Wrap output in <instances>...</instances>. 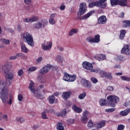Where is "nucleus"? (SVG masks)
Returning <instances> with one entry per match:
<instances>
[{"mask_svg":"<svg viewBox=\"0 0 130 130\" xmlns=\"http://www.w3.org/2000/svg\"><path fill=\"white\" fill-rule=\"evenodd\" d=\"M105 124H106V121L105 120L101 121L98 123L96 127L97 128H102V127L105 126Z\"/></svg>","mask_w":130,"mask_h":130,"instance_id":"obj_22","label":"nucleus"},{"mask_svg":"<svg viewBox=\"0 0 130 130\" xmlns=\"http://www.w3.org/2000/svg\"><path fill=\"white\" fill-rule=\"evenodd\" d=\"M89 81H88L87 80L85 79H81V83L82 84L85 86V85H86L87 84V83Z\"/></svg>","mask_w":130,"mask_h":130,"instance_id":"obj_48","label":"nucleus"},{"mask_svg":"<svg viewBox=\"0 0 130 130\" xmlns=\"http://www.w3.org/2000/svg\"><path fill=\"white\" fill-rule=\"evenodd\" d=\"M88 41L90 43H99L100 42V36L96 35L95 36L94 38H88Z\"/></svg>","mask_w":130,"mask_h":130,"instance_id":"obj_11","label":"nucleus"},{"mask_svg":"<svg viewBox=\"0 0 130 130\" xmlns=\"http://www.w3.org/2000/svg\"><path fill=\"white\" fill-rule=\"evenodd\" d=\"M67 111L66 109L62 110L61 112L59 113H57V116H61L62 117H63L66 114H67Z\"/></svg>","mask_w":130,"mask_h":130,"instance_id":"obj_29","label":"nucleus"},{"mask_svg":"<svg viewBox=\"0 0 130 130\" xmlns=\"http://www.w3.org/2000/svg\"><path fill=\"white\" fill-rule=\"evenodd\" d=\"M76 33H78V30L76 28H73L69 31V36H73Z\"/></svg>","mask_w":130,"mask_h":130,"instance_id":"obj_31","label":"nucleus"},{"mask_svg":"<svg viewBox=\"0 0 130 130\" xmlns=\"http://www.w3.org/2000/svg\"><path fill=\"white\" fill-rule=\"evenodd\" d=\"M4 119L5 121H8V115H4L2 116V119Z\"/></svg>","mask_w":130,"mask_h":130,"instance_id":"obj_52","label":"nucleus"},{"mask_svg":"<svg viewBox=\"0 0 130 130\" xmlns=\"http://www.w3.org/2000/svg\"><path fill=\"white\" fill-rule=\"evenodd\" d=\"M106 78H108L111 81L113 80V77H112V73L108 72L106 76Z\"/></svg>","mask_w":130,"mask_h":130,"instance_id":"obj_42","label":"nucleus"},{"mask_svg":"<svg viewBox=\"0 0 130 130\" xmlns=\"http://www.w3.org/2000/svg\"><path fill=\"white\" fill-rule=\"evenodd\" d=\"M128 113H127V111L124 110V111H122L120 112L119 115H121V116H126V115H127Z\"/></svg>","mask_w":130,"mask_h":130,"instance_id":"obj_38","label":"nucleus"},{"mask_svg":"<svg viewBox=\"0 0 130 130\" xmlns=\"http://www.w3.org/2000/svg\"><path fill=\"white\" fill-rule=\"evenodd\" d=\"M21 46V51L22 52H24V53H28V51H29V49L27 48V47H26V45L24 43H21L20 44Z\"/></svg>","mask_w":130,"mask_h":130,"instance_id":"obj_19","label":"nucleus"},{"mask_svg":"<svg viewBox=\"0 0 130 130\" xmlns=\"http://www.w3.org/2000/svg\"><path fill=\"white\" fill-rule=\"evenodd\" d=\"M1 42H3V43H4V44H7V45L10 44V40H9L1 39Z\"/></svg>","mask_w":130,"mask_h":130,"instance_id":"obj_40","label":"nucleus"},{"mask_svg":"<svg viewBox=\"0 0 130 130\" xmlns=\"http://www.w3.org/2000/svg\"><path fill=\"white\" fill-rule=\"evenodd\" d=\"M122 23H124L122 25L123 28H127V27H130V20H123Z\"/></svg>","mask_w":130,"mask_h":130,"instance_id":"obj_26","label":"nucleus"},{"mask_svg":"<svg viewBox=\"0 0 130 130\" xmlns=\"http://www.w3.org/2000/svg\"><path fill=\"white\" fill-rule=\"evenodd\" d=\"M99 73L100 75H101V77L102 78H106V76H107V74L108 73L103 71V70H101L100 69H98Z\"/></svg>","mask_w":130,"mask_h":130,"instance_id":"obj_25","label":"nucleus"},{"mask_svg":"<svg viewBox=\"0 0 130 130\" xmlns=\"http://www.w3.org/2000/svg\"><path fill=\"white\" fill-rule=\"evenodd\" d=\"M29 20H30V23L37 22V21H38V17H37V16H32L29 18Z\"/></svg>","mask_w":130,"mask_h":130,"instance_id":"obj_34","label":"nucleus"},{"mask_svg":"<svg viewBox=\"0 0 130 130\" xmlns=\"http://www.w3.org/2000/svg\"><path fill=\"white\" fill-rule=\"evenodd\" d=\"M57 48L58 50L59 51H63L64 48L63 47H61L60 46H57Z\"/></svg>","mask_w":130,"mask_h":130,"instance_id":"obj_54","label":"nucleus"},{"mask_svg":"<svg viewBox=\"0 0 130 130\" xmlns=\"http://www.w3.org/2000/svg\"><path fill=\"white\" fill-rule=\"evenodd\" d=\"M95 58L100 61L101 60H105L106 59V55L103 54H99L95 56Z\"/></svg>","mask_w":130,"mask_h":130,"instance_id":"obj_17","label":"nucleus"},{"mask_svg":"<svg viewBox=\"0 0 130 130\" xmlns=\"http://www.w3.org/2000/svg\"><path fill=\"white\" fill-rule=\"evenodd\" d=\"M23 22L24 23H29L30 22V18H25L23 19Z\"/></svg>","mask_w":130,"mask_h":130,"instance_id":"obj_58","label":"nucleus"},{"mask_svg":"<svg viewBox=\"0 0 130 130\" xmlns=\"http://www.w3.org/2000/svg\"><path fill=\"white\" fill-rule=\"evenodd\" d=\"M110 3L112 7L119 6V0H110Z\"/></svg>","mask_w":130,"mask_h":130,"instance_id":"obj_28","label":"nucleus"},{"mask_svg":"<svg viewBox=\"0 0 130 130\" xmlns=\"http://www.w3.org/2000/svg\"><path fill=\"white\" fill-rule=\"evenodd\" d=\"M87 10V5L85 3H82L80 4L79 13L80 15H84Z\"/></svg>","mask_w":130,"mask_h":130,"instance_id":"obj_12","label":"nucleus"},{"mask_svg":"<svg viewBox=\"0 0 130 130\" xmlns=\"http://www.w3.org/2000/svg\"><path fill=\"white\" fill-rule=\"evenodd\" d=\"M121 79L122 81H126L127 82H130V77L126 76H121Z\"/></svg>","mask_w":130,"mask_h":130,"instance_id":"obj_41","label":"nucleus"},{"mask_svg":"<svg viewBox=\"0 0 130 130\" xmlns=\"http://www.w3.org/2000/svg\"><path fill=\"white\" fill-rule=\"evenodd\" d=\"M107 0H100L96 2H90L89 5V8H93V7H98V8H101V9H104L106 8V4L105 2H107Z\"/></svg>","mask_w":130,"mask_h":130,"instance_id":"obj_4","label":"nucleus"},{"mask_svg":"<svg viewBox=\"0 0 130 130\" xmlns=\"http://www.w3.org/2000/svg\"><path fill=\"white\" fill-rule=\"evenodd\" d=\"M88 127H96V124L93 123V121L92 120H89L87 123Z\"/></svg>","mask_w":130,"mask_h":130,"instance_id":"obj_33","label":"nucleus"},{"mask_svg":"<svg viewBox=\"0 0 130 130\" xmlns=\"http://www.w3.org/2000/svg\"><path fill=\"white\" fill-rule=\"evenodd\" d=\"M70 74L66 73L63 77V80L66 81V82H69L70 81Z\"/></svg>","mask_w":130,"mask_h":130,"instance_id":"obj_30","label":"nucleus"},{"mask_svg":"<svg viewBox=\"0 0 130 130\" xmlns=\"http://www.w3.org/2000/svg\"><path fill=\"white\" fill-rule=\"evenodd\" d=\"M41 46L43 50L48 51V50L51 49V48L52 47V42H50L49 43L48 42L47 43L44 42V43L42 44Z\"/></svg>","mask_w":130,"mask_h":130,"instance_id":"obj_10","label":"nucleus"},{"mask_svg":"<svg viewBox=\"0 0 130 130\" xmlns=\"http://www.w3.org/2000/svg\"><path fill=\"white\" fill-rule=\"evenodd\" d=\"M36 70H37V68L36 67H30L28 70L27 72H28V73H32V72H35V71H36Z\"/></svg>","mask_w":130,"mask_h":130,"instance_id":"obj_37","label":"nucleus"},{"mask_svg":"<svg viewBox=\"0 0 130 130\" xmlns=\"http://www.w3.org/2000/svg\"><path fill=\"white\" fill-rule=\"evenodd\" d=\"M42 59H43V58H42V57H39L38 59H37V62L38 63H40V62H41V61H42Z\"/></svg>","mask_w":130,"mask_h":130,"instance_id":"obj_60","label":"nucleus"},{"mask_svg":"<svg viewBox=\"0 0 130 130\" xmlns=\"http://www.w3.org/2000/svg\"><path fill=\"white\" fill-rule=\"evenodd\" d=\"M60 10L61 11H64L66 10V5H61V6L59 7Z\"/></svg>","mask_w":130,"mask_h":130,"instance_id":"obj_57","label":"nucleus"},{"mask_svg":"<svg viewBox=\"0 0 130 130\" xmlns=\"http://www.w3.org/2000/svg\"><path fill=\"white\" fill-rule=\"evenodd\" d=\"M48 100L50 104H53V103H55V96H54V95L49 96Z\"/></svg>","mask_w":130,"mask_h":130,"instance_id":"obj_27","label":"nucleus"},{"mask_svg":"<svg viewBox=\"0 0 130 130\" xmlns=\"http://www.w3.org/2000/svg\"><path fill=\"white\" fill-rule=\"evenodd\" d=\"M77 75H70L69 77V82H75L76 79Z\"/></svg>","mask_w":130,"mask_h":130,"instance_id":"obj_35","label":"nucleus"},{"mask_svg":"<svg viewBox=\"0 0 130 130\" xmlns=\"http://www.w3.org/2000/svg\"><path fill=\"white\" fill-rule=\"evenodd\" d=\"M82 67L85 70H87L88 71H90L91 73H98L99 72V70L98 69H93V65L92 63L84 61L82 63Z\"/></svg>","mask_w":130,"mask_h":130,"instance_id":"obj_8","label":"nucleus"},{"mask_svg":"<svg viewBox=\"0 0 130 130\" xmlns=\"http://www.w3.org/2000/svg\"><path fill=\"white\" fill-rule=\"evenodd\" d=\"M124 125L122 124L118 125L117 130H123L124 129Z\"/></svg>","mask_w":130,"mask_h":130,"instance_id":"obj_45","label":"nucleus"},{"mask_svg":"<svg viewBox=\"0 0 130 130\" xmlns=\"http://www.w3.org/2000/svg\"><path fill=\"white\" fill-rule=\"evenodd\" d=\"M124 105V106H125V107H128L129 106H130V101L125 102Z\"/></svg>","mask_w":130,"mask_h":130,"instance_id":"obj_59","label":"nucleus"},{"mask_svg":"<svg viewBox=\"0 0 130 130\" xmlns=\"http://www.w3.org/2000/svg\"><path fill=\"white\" fill-rule=\"evenodd\" d=\"M93 13H95L94 10L91 11L88 13H87L86 15H84L81 17V20H84V19H88L90 16H92V14H93Z\"/></svg>","mask_w":130,"mask_h":130,"instance_id":"obj_23","label":"nucleus"},{"mask_svg":"<svg viewBox=\"0 0 130 130\" xmlns=\"http://www.w3.org/2000/svg\"><path fill=\"white\" fill-rule=\"evenodd\" d=\"M25 56V54L23 53H19L16 54V57H24Z\"/></svg>","mask_w":130,"mask_h":130,"instance_id":"obj_49","label":"nucleus"},{"mask_svg":"<svg viewBox=\"0 0 130 130\" xmlns=\"http://www.w3.org/2000/svg\"><path fill=\"white\" fill-rule=\"evenodd\" d=\"M0 98L2 100L3 103L12 105V103H13V98H10L9 101L8 100L9 98L8 89L7 87H5V85L3 84V82H1L0 84Z\"/></svg>","mask_w":130,"mask_h":130,"instance_id":"obj_2","label":"nucleus"},{"mask_svg":"<svg viewBox=\"0 0 130 130\" xmlns=\"http://www.w3.org/2000/svg\"><path fill=\"white\" fill-rule=\"evenodd\" d=\"M120 35H119V39L122 40L124 37H125V34H126V30L125 29H121L119 31Z\"/></svg>","mask_w":130,"mask_h":130,"instance_id":"obj_20","label":"nucleus"},{"mask_svg":"<svg viewBox=\"0 0 130 130\" xmlns=\"http://www.w3.org/2000/svg\"><path fill=\"white\" fill-rule=\"evenodd\" d=\"M122 53L130 55V45H125L121 50Z\"/></svg>","mask_w":130,"mask_h":130,"instance_id":"obj_13","label":"nucleus"},{"mask_svg":"<svg viewBox=\"0 0 130 130\" xmlns=\"http://www.w3.org/2000/svg\"><path fill=\"white\" fill-rule=\"evenodd\" d=\"M72 92L71 91H66L62 93V97L64 100H68L71 96Z\"/></svg>","mask_w":130,"mask_h":130,"instance_id":"obj_18","label":"nucleus"},{"mask_svg":"<svg viewBox=\"0 0 130 130\" xmlns=\"http://www.w3.org/2000/svg\"><path fill=\"white\" fill-rule=\"evenodd\" d=\"M88 114H89V112L85 111L83 112L82 116L88 117Z\"/></svg>","mask_w":130,"mask_h":130,"instance_id":"obj_56","label":"nucleus"},{"mask_svg":"<svg viewBox=\"0 0 130 130\" xmlns=\"http://www.w3.org/2000/svg\"><path fill=\"white\" fill-rule=\"evenodd\" d=\"M57 129L58 130H64V128L63 127V126L62 125V123L60 122H58L57 124Z\"/></svg>","mask_w":130,"mask_h":130,"instance_id":"obj_32","label":"nucleus"},{"mask_svg":"<svg viewBox=\"0 0 130 130\" xmlns=\"http://www.w3.org/2000/svg\"><path fill=\"white\" fill-rule=\"evenodd\" d=\"M24 74V72H23V70L20 69L18 72V75L19 77H22Z\"/></svg>","mask_w":130,"mask_h":130,"instance_id":"obj_50","label":"nucleus"},{"mask_svg":"<svg viewBox=\"0 0 130 130\" xmlns=\"http://www.w3.org/2000/svg\"><path fill=\"white\" fill-rule=\"evenodd\" d=\"M22 29V26H21V25H20L19 24H18V25H17V30H18V31H21V29Z\"/></svg>","mask_w":130,"mask_h":130,"instance_id":"obj_64","label":"nucleus"},{"mask_svg":"<svg viewBox=\"0 0 130 130\" xmlns=\"http://www.w3.org/2000/svg\"><path fill=\"white\" fill-rule=\"evenodd\" d=\"M28 89L30 90L31 92L34 94V96H35L36 98H37L38 99H42V98H43V96L41 94L35 90V88H34V82L33 81H30Z\"/></svg>","mask_w":130,"mask_h":130,"instance_id":"obj_6","label":"nucleus"},{"mask_svg":"<svg viewBox=\"0 0 130 130\" xmlns=\"http://www.w3.org/2000/svg\"><path fill=\"white\" fill-rule=\"evenodd\" d=\"M20 36L29 46H30V47H34L35 44L34 43V41L33 40V36L31 34L28 32H24L21 34Z\"/></svg>","mask_w":130,"mask_h":130,"instance_id":"obj_3","label":"nucleus"},{"mask_svg":"<svg viewBox=\"0 0 130 130\" xmlns=\"http://www.w3.org/2000/svg\"><path fill=\"white\" fill-rule=\"evenodd\" d=\"M91 82H92V83H93V84H96V83H98V80H97V79L95 78V77H92L90 79Z\"/></svg>","mask_w":130,"mask_h":130,"instance_id":"obj_51","label":"nucleus"},{"mask_svg":"<svg viewBox=\"0 0 130 130\" xmlns=\"http://www.w3.org/2000/svg\"><path fill=\"white\" fill-rule=\"evenodd\" d=\"M50 69H51V65L49 64H47L39 71V74H40V75H45L49 72Z\"/></svg>","mask_w":130,"mask_h":130,"instance_id":"obj_9","label":"nucleus"},{"mask_svg":"<svg viewBox=\"0 0 130 130\" xmlns=\"http://www.w3.org/2000/svg\"><path fill=\"white\" fill-rule=\"evenodd\" d=\"M119 6L127 7V0H119Z\"/></svg>","mask_w":130,"mask_h":130,"instance_id":"obj_24","label":"nucleus"},{"mask_svg":"<svg viewBox=\"0 0 130 130\" xmlns=\"http://www.w3.org/2000/svg\"><path fill=\"white\" fill-rule=\"evenodd\" d=\"M18 101H20V102H21V101L23 100V95L22 94H18Z\"/></svg>","mask_w":130,"mask_h":130,"instance_id":"obj_55","label":"nucleus"},{"mask_svg":"<svg viewBox=\"0 0 130 130\" xmlns=\"http://www.w3.org/2000/svg\"><path fill=\"white\" fill-rule=\"evenodd\" d=\"M56 59L58 60V61H60L61 60V57L59 55L57 56Z\"/></svg>","mask_w":130,"mask_h":130,"instance_id":"obj_63","label":"nucleus"},{"mask_svg":"<svg viewBox=\"0 0 130 130\" xmlns=\"http://www.w3.org/2000/svg\"><path fill=\"white\" fill-rule=\"evenodd\" d=\"M56 16V13L51 14L49 16V22L51 25H54L55 24V20H54V18Z\"/></svg>","mask_w":130,"mask_h":130,"instance_id":"obj_16","label":"nucleus"},{"mask_svg":"<svg viewBox=\"0 0 130 130\" xmlns=\"http://www.w3.org/2000/svg\"><path fill=\"white\" fill-rule=\"evenodd\" d=\"M17 55H15V56H12L10 57V59H11V60H13L14 59H17Z\"/></svg>","mask_w":130,"mask_h":130,"instance_id":"obj_61","label":"nucleus"},{"mask_svg":"<svg viewBox=\"0 0 130 130\" xmlns=\"http://www.w3.org/2000/svg\"><path fill=\"white\" fill-rule=\"evenodd\" d=\"M87 94L86 92H83L80 94L79 95L78 98L79 99H80V100H83V99H85V97H86Z\"/></svg>","mask_w":130,"mask_h":130,"instance_id":"obj_36","label":"nucleus"},{"mask_svg":"<svg viewBox=\"0 0 130 130\" xmlns=\"http://www.w3.org/2000/svg\"><path fill=\"white\" fill-rule=\"evenodd\" d=\"M107 90L108 91H113V87H112V86H108L107 87Z\"/></svg>","mask_w":130,"mask_h":130,"instance_id":"obj_62","label":"nucleus"},{"mask_svg":"<svg viewBox=\"0 0 130 130\" xmlns=\"http://www.w3.org/2000/svg\"><path fill=\"white\" fill-rule=\"evenodd\" d=\"M24 2L25 5H28L32 3V0H24Z\"/></svg>","mask_w":130,"mask_h":130,"instance_id":"obj_53","label":"nucleus"},{"mask_svg":"<svg viewBox=\"0 0 130 130\" xmlns=\"http://www.w3.org/2000/svg\"><path fill=\"white\" fill-rule=\"evenodd\" d=\"M84 87H85V88H87L88 89H91V88H92V85H91V83L88 81V82L84 85Z\"/></svg>","mask_w":130,"mask_h":130,"instance_id":"obj_47","label":"nucleus"},{"mask_svg":"<svg viewBox=\"0 0 130 130\" xmlns=\"http://www.w3.org/2000/svg\"><path fill=\"white\" fill-rule=\"evenodd\" d=\"M106 112H113L115 111V108H110L105 110Z\"/></svg>","mask_w":130,"mask_h":130,"instance_id":"obj_46","label":"nucleus"},{"mask_svg":"<svg viewBox=\"0 0 130 130\" xmlns=\"http://www.w3.org/2000/svg\"><path fill=\"white\" fill-rule=\"evenodd\" d=\"M48 24V21L45 19H43L38 20L37 22L34 24V27L36 29H40L41 28H44Z\"/></svg>","mask_w":130,"mask_h":130,"instance_id":"obj_7","label":"nucleus"},{"mask_svg":"<svg viewBox=\"0 0 130 130\" xmlns=\"http://www.w3.org/2000/svg\"><path fill=\"white\" fill-rule=\"evenodd\" d=\"M107 100L111 107H115V104L119 102V98L116 95H109L107 97Z\"/></svg>","mask_w":130,"mask_h":130,"instance_id":"obj_5","label":"nucleus"},{"mask_svg":"<svg viewBox=\"0 0 130 130\" xmlns=\"http://www.w3.org/2000/svg\"><path fill=\"white\" fill-rule=\"evenodd\" d=\"M81 121L83 122V123L86 124V122L89 120V118L88 117H84L82 116L81 117Z\"/></svg>","mask_w":130,"mask_h":130,"instance_id":"obj_39","label":"nucleus"},{"mask_svg":"<svg viewBox=\"0 0 130 130\" xmlns=\"http://www.w3.org/2000/svg\"><path fill=\"white\" fill-rule=\"evenodd\" d=\"M46 112H49V113H52L54 112V110L50 109L49 111H45L42 113V118L43 119H48V117L46 115Z\"/></svg>","mask_w":130,"mask_h":130,"instance_id":"obj_15","label":"nucleus"},{"mask_svg":"<svg viewBox=\"0 0 130 130\" xmlns=\"http://www.w3.org/2000/svg\"><path fill=\"white\" fill-rule=\"evenodd\" d=\"M72 109L75 111V112H76V113H81L82 111L81 108L78 107L76 105H74L72 106Z\"/></svg>","mask_w":130,"mask_h":130,"instance_id":"obj_21","label":"nucleus"},{"mask_svg":"<svg viewBox=\"0 0 130 130\" xmlns=\"http://www.w3.org/2000/svg\"><path fill=\"white\" fill-rule=\"evenodd\" d=\"M68 124H74L75 123V120L74 119H69L67 120Z\"/></svg>","mask_w":130,"mask_h":130,"instance_id":"obj_43","label":"nucleus"},{"mask_svg":"<svg viewBox=\"0 0 130 130\" xmlns=\"http://www.w3.org/2000/svg\"><path fill=\"white\" fill-rule=\"evenodd\" d=\"M100 104L101 106H105L106 105V103L105 102V99H101L100 101Z\"/></svg>","mask_w":130,"mask_h":130,"instance_id":"obj_44","label":"nucleus"},{"mask_svg":"<svg viewBox=\"0 0 130 130\" xmlns=\"http://www.w3.org/2000/svg\"><path fill=\"white\" fill-rule=\"evenodd\" d=\"M106 16L103 15L98 18V24L100 25H103V24L106 23Z\"/></svg>","mask_w":130,"mask_h":130,"instance_id":"obj_14","label":"nucleus"},{"mask_svg":"<svg viewBox=\"0 0 130 130\" xmlns=\"http://www.w3.org/2000/svg\"><path fill=\"white\" fill-rule=\"evenodd\" d=\"M12 67V65L11 64L7 62L5 63L4 65L2 66V72L3 74H5V75L6 76V83L5 82L1 81L0 82V84L1 83H3V85H4V87H7V88L8 89V86H10L11 85V82L9 81V80H12L13 78H14V75L11 73H9L8 74V73L10 72V68Z\"/></svg>","mask_w":130,"mask_h":130,"instance_id":"obj_1","label":"nucleus"}]
</instances>
